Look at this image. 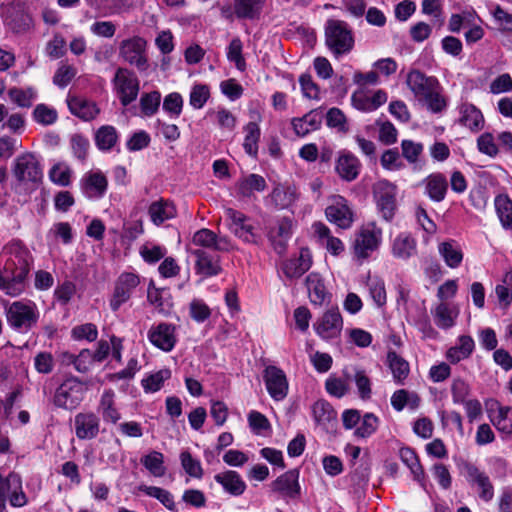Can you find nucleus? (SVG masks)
<instances>
[{
  "label": "nucleus",
  "mask_w": 512,
  "mask_h": 512,
  "mask_svg": "<svg viewBox=\"0 0 512 512\" xmlns=\"http://www.w3.org/2000/svg\"><path fill=\"white\" fill-rule=\"evenodd\" d=\"M3 251L8 257L0 270V290L10 297H17L26 290L33 259L19 240L9 242Z\"/></svg>",
  "instance_id": "nucleus-1"
},
{
  "label": "nucleus",
  "mask_w": 512,
  "mask_h": 512,
  "mask_svg": "<svg viewBox=\"0 0 512 512\" xmlns=\"http://www.w3.org/2000/svg\"><path fill=\"white\" fill-rule=\"evenodd\" d=\"M406 83L415 98L432 113H441L447 107L442 87L434 76H427L419 70L408 73Z\"/></svg>",
  "instance_id": "nucleus-2"
},
{
  "label": "nucleus",
  "mask_w": 512,
  "mask_h": 512,
  "mask_svg": "<svg viewBox=\"0 0 512 512\" xmlns=\"http://www.w3.org/2000/svg\"><path fill=\"white\" fill-rule=\"evenodd\" d=\"M325 44L336 58L349 53L354 46L349 25L342 20L329 19L325 25Z\"/></svg>",
  "instance_id": "nucleus-3"
},
{
  "label": "nucleus",
  "mask_w": 512,
  "mask_h": 512,
  "mask_svg": "<svg viewBox=\"0 0 512 512\" xmlns=\"http://www.w3.org/2000/svg\"><path fill=\"white\" fill-rule=\"evenodd\" d=\"M8 325L18 332L24 333L32 329L38 322L39 311L32 301H14L5 307Z\"/></svg>",
  "instance_id": "nucleus-4"
},
{
  "label": "nucleus",
  "mask_w": 512,
  "mask_h": 512,
  "mask_svg": "<svg viewBox=\"0 0 512 512\" xmlns=\"http://www.w3.org/2000/svg\"><path fill=\"white\" fill-rule=\"evenodd\" d=\"M383 230L375 221L364 223L355 235L353 253L358 260L367 259L382 243Z\"/></svg>",
  "instance_id": "nucleus-5"
},
{
  "label": "nucleus",
  "mask_w": 512,
  "mask_h": 512,
  "mask_svg": "<svg viewBox=\"0 0 512 512\" xmlns=\"http://www.w3.org/2000/svg\"><path fill=\"white\" fill-rule=\"evenodd\" d=\"M7 500L14 508L24 507L29 502L22 477L16 472H10L6 477L0 475V512L6 511Z\"/></svg>",
  "instance_id": "nucleus-6"
},
{
  "label": "nucleus",
  "mask_w": 512,
  "mask_h": 512,
  "mask_svg": "<svg viewBox=\"0 0 512 512\" xmlns=\"http://www.w3.org/2000/svg\"><path fill=\"white\" fill-rule=\"evenodd\" d=\"M460 473L469 486L477 492L484 502H490L494 497V486L489 475L474 463L464 461L460 466Z\"/></svg>",
  "instance_id": "nucleus-7"
},
{
  "label": "nucleus",
  "mask_w": 512,
  "mask_h": 512,
  "mask_svg": "<svg viewBox=\"0 0 512 512\" xmlns=\"http://www.w3.org/2000/svg\"><path fill=\"white\" fill-rule=\"evenodd\" d=\"M86 388L77 377L65 379L55 390L53 404L62 409L73 410L83 400Z\"/></svg>",
  "instance_id": "nucleus-8"
},
{
  "label": "nucleus",
  "mask_w": 512,
  "mask_h": 512,
  "mask_svg": "<svg viewBox=\"0 0 512 512\" xmlns=\"http://www.w3.org/2000/svg\"><path fill=\"white\" fill-rule=\"evenodd\" d=\"M300 197L301 193L296 185L288 182L278 183L265 197V204L275 211L287 210L294 212Z\"/></svg>",
  "instance_id": "nucleus-9"
},
{
  "label": "nucleus",
  "mask_w": 512,
  "mask_h": 512,
  "mask_svg": "<svg viewBox=\"0 0 512 512\" xmlns=\"http://www.w3.org/2000/svg\"><path fill=\"white\" fill-rule=\"evenodd\" d=\"M112 84L123 106H128L137 99L140 90V82L133 71L119 67L112 79Z\"/></svg>",
  "instance_id": "nucleus-10"
},
{
  "label": "nucleus",
  "mask_w": 512,
  "mask_h": 512,
  "mask_svg": "<svg viewBox=\"0 0 512 512\" xmlns=\"http://www.w3.org/2000/svg\"><path fill=\"white\" fill-rule=\"evenodd\" d=\"M13 174L23 183L38 184L43 178L41 165L32 153H24L15 158Z\"/></svg>",
  "instance_id": "nucleus-11"
},
{
  "label": "nucleus",
  "mask_w": 512,
  "mask_h": 512,
  "mask_svg": "<svg viewBox=\"0 0 512 512\" xmlns=\"http://www.w3.org/2000/svg\"><path fill=\"white\" fill-rule=\"evenodd\" d=\"M396 186L388 180H380L373 186V195L379 212L390 221L396 210Z\"/></svg>",
  "instance_id": "nucleus-12"
},
{
  "label": "nucleus",
  "mask_w": 512,
  "mask_h": 512,
  "mask_svg": "<svg viewBox=\"0 0 512 512\" xmlns=\"http://www.w3.org/2000/svg\"><path fill=\"white\" fill-rule=\"evenodd\" d=\"M120 57L139 71H144L148 67L146 57V41L139 36L125 39L119 47Z\"/></svg>",
  "instance_id": "nucleus-13"
},
{
  "label": "nucleus",
  "mask_w": 512,
  "mask_h": 512,
  "mask_svg": "<svg viewBox=\"0 0 512 512\" xmlns=\"http://www.w3.org/2000/svg\"><path fill=\"white\" fill-rule=\"evenodd\" d=\"M225 216L228 221V229L237 238L251 244L258 242L259 236L255 233V228L250 219L244 213L233 208H226Z\"/></svg>",
  "instance_id": "nucleus-14"
},
{
  "label": "nucleus",
  "mask_w": 512,
  "mask_h": 512,
  "mask_svg": "<svg viewBox=\"0 0 512 512\" xmlns=\"http://www.w3.org/2000/svg\"><path fill=\"white\" fill-rule=\"evenodd\" d=\"M295 222L288 216L278 217L274 225L267 228V238L274 250L282 254L286 250L287 243L293 235Z\"/></svg>",
  "instance_id": "nucleus-15"
},
{
  "label": "nucleus",
  "mask_w": 512,
  "mask_h": 512,
  "mask_svg": "<svg viewBox=\"0 0 512 512\" xmlns=\"http://www.w3.org/2000/svg\"><path fill=\"white\" fill-rule=\"evenodd\" d=\"M327 219L342 229L351 227L354 221L353 211L348 201L341 195H333L325 209Z\"/></svg>",
  "instance_id": "nucleus-16"
},
{
  "label": "nucleus",
  "mask_w": 512,
  "mask_h": 512,
  "mask_svg": "<svg viewBox=\"0 0 512 512\" xmlns=\"http://www.w3.org/2000/svg\"><path fill=\"white\" fill-rule=\"evenodd\" d=\"M150 343L162 351L170 352L176 345V326L171 323L161 322L151 326L147 334Z\"/></svg>",
  "instance_id": "nucleus-17"
},
{
  "label": "nucleus",
  "mask_w": 512,
  "mask_h": 512,
  "mask_svg": "<svg viewBox=\"0 0 512 512\" xmlns=\"http://www.w3.org/2000/svg\"><path fill=\"white\" fill-rule=\"evenodd\" d=\"M267 391L275 401L283 400L289 389V384L284 371L276 366H268L263 375Z\"/></svg>",
  "instance_id": "nucleus-18"
},
{
  "label": "nucleus",
  "mask_w": 512,
  "mask_h": 512,
  "mask_svg": "<svg viewBox=\"0 0 512 512\" xmlns=\"http://www.w3.org/2000/svg\"><path fill=\"white\" fill-rule=\"evenodd\" d=\"M316 333L323 339H333L340 335L343 319L338 308L327 310L314 324Z\"/></svg>",
  "instance_id": "nucleus-19"
},
{
  "label": "nucleus",
  "mask_w": 512,
  "mask_h": 512,
  "mask_svg": "<svg viewBox=\"0 0 512 512\" xmlns=\"http://www.w3.org/2000/svg\"><path fill=\"white\" fill-rule=\"evenodd\" d=\"M387 93L379 89L372 95L365 89H357L351 95L352 106L361 112H372L387 102Z\"/></svg>",
  "instance_id": "nucleus-20"
},
{
  "label": "nucleus",
  "mask_w": 512,
  "mask_h": 512,
  "mask_svg": "<svg viewBox=\"0 0 512 512\" xmlns=\"http://www.w3.org/2000/svg\"><path fill=\"white\" fill-rule=\"evenodd\" d=\"M139 282L138 276L133 273H123L119 276L110 300V307L113 311H117L123 303L129 300Z\"/></svg>",
  "instance_id": "nucleus-21"
},
{
  "label": "nucleus",
  "mask_w": 512,
  "mask_h": 512,
  "mask_svg": "<svg viewBox=\"0 0 512 512\" xmlns=\"http://www.w3.org/2000/svg\"><path fill=\"white\" fill-rule=\"evenodd\" d=\"M74 429L78 439H94L100 432V418L92 411L80 412L75 415Z\"/></svg>",
  "instance_id": "nucleus-22"
},
{
  "label": "nucleus",
  "mask_w": 512,
  "mask_h": 512,
  "mask_svg": "<svg viewBox=\"0 0 512 512\" xmlns=\"http://www.w3.org/2000/svg\"><path fill=\"white\" fill-rule=\"evenodd\" d=\"M299 471L291 469L277 477L270 485L272 492L281 497L296 499L300 496Z\"/></svg>",
  "instance_id": "nucleus-23"
},
{
  "label": "nucleus",
  "mask_w": 512,
  "mask_h": 512,
  "mask_svg": "<svg viewBox=\"0 0 512 512\" xmlns=\"http://www.w3.org/2000/svg\"><path fill=\"white\" fill-rule=\"evenodd\" d=\"M108 187L106 176L100 172H88L80 180V188L85 197L91 200L102 198Z\"/></svg>",
  "instance_id": "nucleus-24"
},
{
  "label": "nucleus",
  "mask_w": 512,
  "mask_h": 512,
  "mask_svg": "<svg viewBox=\"0 0 512 512\" xmlns=\"http://www.w3.org/2000/svg\"><path fill=\"white\" fill-rule=\"evenodd\" d=\"M192 243L211 252H224L230 248V241L227 237H218L207 228L196 231L192 237Z\"/></svg>",
  "instance_id": "nucleus-25"
},
{
  "label": "nucleus",
  "mask_w": 512,
  "mask_h": 512,
  "mask_svg": "<svg viewBox=\"0 0 512 512\" xmlns=\"http://www.w3.org/2000/svg\"><path fill=\"white\" fill-rule=\"evenodd\" d=\"M192 254L196 257L195 269L198 274L212 277L221 272L220 256L217 252L195 249Z\"/></svg>",
  "instance_id": "nucleus-26"
},
{
  "label": "nucleus",
  "mask_w": 512,
  "mask_h": 512,
  "mask_svg": "<svg viewBox=\"0 0 512 512\" xmlns=\"http://www.w3.org/2000/svg\"><path fill=\"white\" fill-rule=\"evenodd\" d=\"M4 20L14 32L20 33L30 27V17L21 2L9 3L4 9Z\"/></svg>",
  "instance_id": "nucleus-27"
},
{
  "label": "nucleus",
  "mask_w": 512,
  "mask_h": 512,
  "mask_svg": "<svg viewBox=\"0 0 512 512\" xmlns=\"http://www.w3.org/2000/svg\"><path fill=\"white\" fill-rule=\"evenodd\" d=\"M391 254L398 260L408 261L417 254V240L411 233H399L391 241Z\"/></svg>",
  "instance_id": "nucleus-28"
},
{
  "label": "nucleus",
  "mask_w": 512,
  "mask_h": 512,
  "mask_svg": "<svg viewBox=\"0 0 512 512\" xmlns=\"http://www.w3.org/2000/svg\"><path fill=\"white\" fill-rule=\"evenodd\" d=\"M67 105L71 114L83 121H91L100 113V109L94 101L81 96H68Z\"/></svg>",
  "instance_id": "nucleus-29"
},
{
  "label": "nucleus",
  "mask_w": 512,
  "mask_h": 512,
  "mask_svg": "<svg viewBox=\"0 0 512 512\" xmlns=\"http://www.w3.org/2000/svg\"><path fill=\"white\" fill-rule=\"evenodd\" d=\"M460 125L468 128L472 132H478L484 128L485 119L480 109L474 104L464 102L458 107Z\"/></svg>",
  "instance_id": "nucleus-30"
},
{
  "label": "nucleus",
  "mask_w": 512,
  "mask_h": 512,
  "mask_svg": "<svg viewBox=\"0 0 512 512\" xmlns=\"http://www.w3.org/2000/svg\"><path fill=\"white\" fill-rule=\"evenodd\" d=\"M312 265V257L307 248L300 250L299 256L285 260L282 264V271L287 278L294 279L301 277Z\"/></svg>",
  "instance_id": "nucleus-31"
},
{
  "label": "nucleus",
  "mask_w": 512,
  "mask_h": 512,
  "mask_svg": "<svg viewBox=\"0 0 512 512\" xmlns=\"http://www.w3.org/2000/svg\"><path fill=\"white\" fill-rule=\"evenodd\" d=\"M312 413L314 421L322 430L330 432L336 428L337 414L328 402L316 401L312 407Z\"/></svg>",
  "instance_id": "nucleus-32"
},
{
  "label": "nucleus",
  "mask_w": 512,
  "mask_h": 512,
  "mask_svg": "<svg viewBox=\"0 0 512 512\" xmlns=\"http://www.w3.org/2000/svg\"><path fill=\"white\" fill-rule=\"evenodd\" d=\"M305 285L310 302L315 306H322L331 297L324 280L319 273L312 272L305 279Z\"/></svg>",
  "instance_id": "nucleus-33"
},
{
  "label": "nucleus",
  "mask_w": 512,
  "mask_h": 512,
  "mask_svg": "<svg viewBox=\"0 0 512 512\" xmlns=\"http://www.w3.org/2000/svg\"><path fill=\"white\" fill-rule=\"evenodd\" d=\"M214 480L220 484L223 490L232 496H241L247 485L241 475L234 470H226L214 475Z\"/></svg>",
  "instance_id": "nucleus-34"
},
{
  "label": "nucleus",
  "mask_w": 512,
  "mask_h": 512,
  "mask_svg": "<svg viewBox=\"0 0 512 512\" xmlns=\"http://www.w3.org/2000/svg\"><path fill=\"white\" fill-rule=\"evenodd\" d=\"M322 124V115L317 110H311L302 117L291 119V126L295 134L305 137L311 132L318 130Z\"/></svg>",
  "instance_id": "nucleus-35"
},
{
  "label": "nucleus",
  "mask_w": 512,
  "mask_h": 512,
  "mask_svg": "<svg viewBox=\"0 0 512 512\" xmlns=\"http://www.w3.org/2000/svg\"><path fill=\"white\" fill-rule=\"evenodd\" d=\"M424 193L434 202H441L445 199L448 182L447 178L439 172L428 175L422 182Z\"/></svg>",
  "instance_id": "nucleus-36"
},
{
  "label": "nucleus",
  "mask_w": 512,
  "mask_h": 512,
  "mask_svg": "<svg viewBox=\"0 0 512 512\" xmlns=\"http://www.w3.org/2000/svg\"><path fill=\"white\" fill-rule=\"evenodd\" d=\"M360 168V161L351 153L341 154L338 157L335 166V170L339 177L347 182H351L358 177Z\"/></svg>",
  "instance_id": "nucleus-37"
},
{
  "label": "nucleus",
  "mask_w": 512,
  "mask_h": 512,
  "mask_svg": "<svg viewBox=\"0 0 512 512\" xmlns=\"http://www.w3.org/2000/svg\"><path fill=\"white\" fill-rule=\"evenodd\" d=\"M344 375L347 381L355 383L359 397L363 400L371 398L372 394V383L367 375L366 371L359 367H352L351 369H345Z\"/></svg>",
  "instance_id": "nucleus-38"
},
{
  "label": "nucleus",
  "mask_w": 512,
  "mask_h": 512,
  "mask_svg": "<svg viewBox=\"0 0 512 512\" xmlns=\"http://www.w3.org/2000/svg\"><path fill=\"white\" fill-rule=\"evenodd\" d=\"M98 412L106 423L116 424L121 419V413L116 407L115 393L112 389H107L102 393Z\"/></svg>",
  "instance_id": "nucleus-39"
},
{
  "label": "nucleus",
  "mask_w": 512,
  "mask_h": 512,
  "mask_svg": "<svg viewBox=\"0 0 512 512\" xmlns=\"http://www.w3.org/2000/svg\"><path fill=\"white\" fill-rule=\"evenodd\" d=\"M267 184L263 176L259 174H249L241 178L236 183L237 194L243 198H250L254 192H262L265 190Z\"/></svg>",
  "instance_id": "nucleus-40"
},
{
  "label": "nucleus",
  "mask_w": 512,
  "mask_h": 512,
  "mask_svg": "<svg viewBox=\"0 0 512 512\" xmlns=\"http://www.w3.org/2000/svg\"><path fill=\"white\" fill-rule=\"evenodd\" d=\"M438 252L445 264L452 269L459 267L463 261V252L455 240L439 243Z\"/></svg>",
  "instance_id": "nucleus-41"
},
{
  "label": "nucleus",
  "mask_w": 512,
  "mask_h": 512,
  "mask_svg": "<svg viewBox=\"0 0 512 512\" xmlns=\"http://www.w3.org/2000/svg\"><path fill=\"white\" fill-rule=\"evenodd\" d=\"M421 399L414 391L406 389L396 390L391 396V405L397 412L402 411L405 407L414 411L419 408Z\"/></svg>",
  "instance_id": "nucleus-42"
},
{
  "label": "nucleus",
  "mask_w": 512,
  "mask_h": 512,
  "mask_svg": "<svg viewBox=\"0 0 512 512\" xmlns=\"http://www.w3.org/2000/svg\"><path fill=\"white\" fill-rule=\"evenodd\" d=\"M475 347L474 340L468 335H462L458 338L455 346L451 347L447 353L446 358L453 364L467 359L473 352Z\"/></svg>",
  "instance_id": "nucleus-43"
},
{
  "label": "nucleus",
  "mask_w": 512,
  "mask_h": 512,
  "mask_svg": "<svg viewBox=\"0 0 512 512\" xmlns=\"http://www.w3.org/2000/svg\"><path fill=\"white\" fill-rule=\"evenodd\" d=\"M265 0H233L238 19L253 20L260 16Z\"/></svg>",
  "instance_id": "nucleus-44"
},
{
  "label": "nucleus",
  "mask_w": 512,
  "mask_h": 512,
  "mask_svg": "<svg viewBox=\"0 0 512 512\" xmlns=\"http://www.w3.org/2000/svg\"><path fill=\"white\" fill-rule=\"evenodd\" d=\"M148 212L151 221L156 225H160L166 220L174 218L176 215V209L174 205L171 202L163 199L153 202L149 206Z\"/></svg>",
  "instance_id": "nucleus-45"
},
{
  "label": "nucleus",
  "mask_w": 512,
  "mask_h": 512,
  "mask_svg": "<svg viewBox=\"0 0 512 512\" xmlns=\"http://www.w3.org/2000/svg\"><path fill=\"white\" fill-rule=\"evenodd\" d=\"M118 139V132L112 125H103L95 133V145L103 152L111 151L117 144Z\"/></svg>",
  "instance_id": "nucleus-46"
},
{
  "label": "nucleus",
  "mask_w": 512,
  "mask_h": 512,
  "mask_svg": "<svg viewBox=\"0 0 512 512\" xmlns=\"http://www.w3.org/2000/svg\"><path fill=\"white\" fill-rule=\"evenodd\" d=\"M313 229L318 238L326 244L327 250L333 255H339L344 250L343 242L330 234V229L322 222L313 224Z\"/></svg>",
  "instance_id": "nucleus-47"
},
{
  "label": "nucleus",
  "mask_w": 512,
  "mask_h": 512,
  "mask_svg": "<svg viewBox=\"0 0 512 512\" xmlns=\"http://www.w3.org/2000/svg\"><path fill=\"white\" fill-rule=\"evenodd\" d=\"M138 489L147 496L157 499L169 511L178 512L174 496L170 491L161 487L147 485H140Z\"/></svg>",
  "instance_id": "nucleus-48"
},
{
  "label": "nucleus",
  "mask_w": 512,
  "mask_h": 512,
  "mask_svg": "<svg viewBox=\"0 0 512 512\" xmlns=\"http://www.w3.org/2000/svg\"><path fill=\"white\" fill-rule=\"evenodd\" d=\"M494 206L504 229L512 228V200L506 194H499L494 199Z\"/></svg>",
  "instance_id": "nucleus-49"
},
{
  "label": "nucleus",
  "mask_w": 512,
  "mask_h": 512,
  "mask_svg": "<svg viewBox=\"0 0 512 512\" xmlns=\"http://www.w3.org/2000/svg\"><path fill=\"white\" fill-rule=\"evenodd\" d=\"M387 362L395 382L397 384H403L410 371L408 362L400 357L395 351L388 352Z\"/></svg>",
  "instance_id": "nucleus-50"
},
{
  "label": "nucleus",
  "mask_w": 512,
  "mask_h": 512,
  "mask_svg": "<svg viewBox=\"0 0 512 512\" xmlns=\"http://www.w3.org/2000/svg\"><path fill=\"white\" fill-rule=\"evenodd\" d=\"M243 130L245 132L243 148L249 156L256 157L261 135L260 127L255 121H251L244 126Z\"/></svg>",
  "instance_id": "nucleus-51"
},
{
  "label": "nucleus",
  "mask_w": 512,
  "mask_h": 512,
  "mask_svg": "<svg viewBox=\"0 0 512 512\" xmlns=\"http://www.w3.org/2000/svg\"><path fill=\"white\" fill-rule=\"evenodd\" d=\"M141 463L154 477H163L166 473L164 455L159 451L153 450L143 456Z\"/></svg>",
  "instance_id": "nucleus-52"
},
{
  "label": "nucleus",
  "mask_w": 512,
  "mask_h": 512,
  "mask_svg": "<svg viewBox=\"0 0 512 512\" xmlns=\"http://www.w3.org/2000/svg\"><path fill=\"white\" fill-rule=\"evenodd\" d=\"M379 418L373 413H365L361 417L359 426L355 429L354 435L366 439L372 436L378 429Z\"/></svg>",
  "instance_id": "nucleus-53"
},
{
  "label": "nucleus",
  "mask_w": 512,
  "mask_h": 512,
  "mask_svg": "<svg viewBox=\"0 0 512 512\" xmlns=\"http://www.w3.org/2000/svg\"><path fill=\"white\" fill-rule=\"evenodd\" d=\"M171 377L169 369H162L143 378L141 383L145 392L154 393L159 391L164 382Z\"/></svg>",
  "instance_id": "nucleus-54"
},
{
  "label": "nucleus",
  "mask_w": 512,
  "mask_h": 512,
  "mask_svg": "<svg viewBox=\"0 0 512 512\" xmlns=\"http://www.w3.org/2000/svg\"><path fill=\"white\" fill-rule=\"evenodd\" d=\"M477 148L480 153L495 158L500 153V148L497 143V136L495 137L490 132L482 133L477 138Z\"/></svg>",
  "instance_id": "nucleus-55"
},
{
  "label": "nucleus",
  "mask_w": 512,
  "mask_h": 512,
  "mask_svg": "<svg viewBox=\"0 0 512 512\" xmlns=\"http://www.w3.org/2000/svg\"><path fill=\"white\" fill-rule=\"evenodd\" d=\"M181 466L184 471L193 478L201 479L204 471L201 462L194 458L189 451H182L180 453Z\"/></svg>",
  "instance_id": "nucleus-56"
},
{
  "label": "nucleus",
  "mask_w": 512,
  "mask_h": 512,
  "mask_svg": "<svg viewBox=\"0 0 512 512\" xmlns=\"http://www.w3.org/2000/svg\"><path fill=\"white\" fill-rule=\"evenodd\" d=\"M400 458L405 465L409 467L417 481H421L424 476V471L419 463L416 453L408 447L400 449Z\"/></svg>",
  "instance_id": "nucleus-57"
},
{
  "label": "nucleus",
  "mask_w": 512,
  "mask_h": 512,
  "mask_svg": "<svg viewBox=\"0 0 512 512\" xmlns=\"http://www.w3.org/2000/svg\"><path fill=\"white\" fill-rule=\"evenodd\" d=\"M210 98V88L206 84H195L189 95V104L196 110L204 107Z\"/></svg>",
  "instance_id": "nucleus-58"
},
{
  "label": "nucleus",
  "mask_w": 512,
  "mask_h": 512,
  "mask_svg": "<svg viewBox=\"0 0 512 512\" xmlns=\"http://www.w3.org/2000/svg\"><path fill=\"white\" fill-rule=\"evenodd\" d=\"M495 427L507 434L512 433V407L501 406L498 409L497 414L492 419Z\"/></svg>",
  "instance_id": "nucleus-59"
},
{
  "label": "nucleus",
  "mask_w": 512,
  "mask_h": 512,
  "mask_svg": "<svg viewBox=\"0 0 512 512\" xmlns=\"http://www.w3.org/2000/svg\"><path fill=\"white\" fill-rule=\"evenodd\" d=\"M243 44L240 38L235 37L231 40L227 48V59L230 62H234L238 70L244 71L246 68V62L242 55Z\"/></svg>",
  "instance_id": "nucleus-60"
},
{
  "label": "nucleus",
  "mask_w": 512,
  "mask_h": 512,
  "mask_svg": "<svg viewBox=\"0 0 512 512\" xmlns=\"http://www.w3.org/2000/svg\"><path fill=\"white\" fill-rule=\"evenodd\" d=\"M161 94L158 91L144 93L140 98L141 111L145 116H153L159 109Z\"/></svg>",
  "instance_id": "nucleus-61"
},
{
  "label": "nucleus",
  "mask_w": 512,
  "mask_h": 512,
  "mask_svg": "<svg viewBox=\"0 0 512 512\" xmlns=\"http://www.w3.org/2000/svg\"><path fill=\"white\" fill-rule=\"evenodd\" d=\"M76 73L77 71L72 65L61 62L53 76V83L60 88H65L70 84Z\"/></svg>",
  "instance_id": "nucleus-62"
},
{
  "label": "nucleus",
  "mask_w": 512,
  "mask_h": 512,
  "mask_svg": "<svg viewBox=\"0 0 512 512\" xmlns=\"http://www.w3.org/2000/svg\"><path fill=\"white\" fill-rule=\"evenodd\" d=\"M183 98L178 92H172L165 96L163 101V110L167 112L170 117L178 118L182 113Z\"/></svg>",
  "instance_id": "nucleus-63"
},
{
  "label": "nucleus",
  "mask_w": 512,
  "mask_h": 512,
  "mask_svg": "<svg viewBox=\"0 0 512 512\" xmlns=\"http://www.w3.org/2000/svg\"><path fill=\"white\" fill-rule=\"evenodd\" d=\"M401 149L403 157L410 164H415L422 155L424 146L422 143L414 142L412 140H402Z\"/></svg>",
  "instance_id": "nucleus-64"
}]
</instances>
